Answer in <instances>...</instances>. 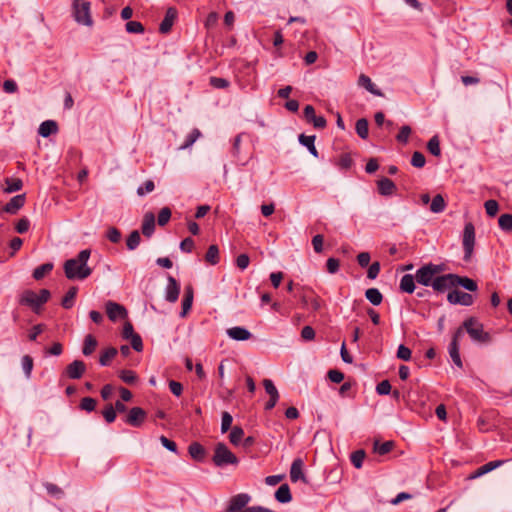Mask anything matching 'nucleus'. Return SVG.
<instances>
[{"label": "nucleus", "instance_id": "nucleus-46", "mask_svg": "<svg viewBox=\"0 0 512 512\" xmlns=\"http://www.w3.org/2000/svg\"><path fill=\"white\" fill-rule=\"evenodd\" d=\"M336 165L343 170H348L353 165V159L350 153H343L339 156Z\"/></svg>", "mask_w": 512, "mask_h": 512}, {"label": "nucleus", "instance_id": "nucleus-34", "mask_svg": "<svg viewBox=\"0 0 512 512\" xmlns=\"http://www.w3.org/2000/svg\"><path fill=\"white\" fill-rule=\"evenodd\" d=\"M446 202L441 194H437L431 201L430 211L433 213H441L445 210Z\"/></svg>", "mask_w": 512, "mask_h": 512}, {"label": "nucleus", "instance_id": "nucleus-24", "mask_svg": "<svg viewBox=\"0 0 512 512\" xmlns=\"http://www.w3.org/2000/svg\"><path fill=\"white\" fill-rule=\"evenodd\" d=\"M188 453L195 461L202 462L206 457V450L199 442H192L188 447Z\"/></svg>", "mask_w": 512, "mask_h": 512}, {"label": "nucleus", "instance_id": "nucleus-55", "mask_svg": "<svg viewBox=\"0 0 512 512\" xmlns=\"http://www.w3.org/2000/svg\"><path fill=\"white\" fill-rule=\"evenodd\" d=\"M426 163V159H425V156L423 155V153L419 152V151H415L413 154H412V158H411V165L416 167V168H422L424 167Z\"/></svg>", "mask_w": 512, "mask_h": 512}, {"label": "nucleus", "instance_id": "nucleus-45", "mask_svg": "<svg viewBox=\"0 0 512 512\" xmlns=\"http://www.w3.org/2000/svg\"><path fill=\"white\" fill-rule=\"evenodd\" d=\"M244 436V430L240 426H234L229 434V440L233 445H238Z\"/></svg>", "mask_w": 512, "mask_h": 512}, {"label": "nucleus", "instance_id": "nucleus-4", "mask_svg": "<svg viewBox=\"0 0 512 512\" xmlns=\"http://www.w3.org/2000/svg\"><path fill=\"white\" fill-rule=\"evenodd\" d=\"M73 17L78 24L92 26L93 19L90 13V2L86 0H74Z\"/></svg>", "mask_w": 512, "mask_h": 512}, {"label": "nucleus", "instance_id": "nucleus-9", "mask_svg": "<svg viewBox=\"0 0 512 512\" xmlns=\"http://www.w3.org/2000/svg\"><path fill=\"white\" fill-rule=\"evenodd\" d=\"M37 293L32 290H24L19 296V304L30 307L35 313H39L41 306L37 300Z\"/></svg>", "mask_w": 512, "mask_h": 512}, {"label": "nucleus", "instance_id": "nucleus-20", "mask_svg": "<svg viewBox=\"0 0 512 512\" xmlns=\"http://www.w3.org/2000/svg\"><path fill=\"white\" fill-rule=\"evenodd\" d=\"M25 204V194H19L10 199L3 207V211L9 214H16Z\"/></svg>", "mask_w": 512, "mask_h": 512}, {"label": "nucleus", "instance_id": "nucleus-28", "mask_svg": "<svg viewBox=\"0 0 512 512\" xmlns=\"http://www.w3.org/2000/svg\"><path fill=\"white\" fill-rule=\"evenodd\" d=\"M315 139H316L315 135H309V136H307L305 134L299 135L300 144L305 146L314 157H318V151L314 144Z\"/></svg>", "mask_w": 512, "mask_h": 512}, {"label": "nucleus", "instance_id": "nucleus-17", "mask_svg": "<svg viewBox=\"0 0 512 512\" xmlns=\"http://www.w3.org/2000/svg\"><path fill=\"white\" fill-rule=\"evenodd\" d=\"M176 18H177L176 8L169 7L166 10L164 19L161 21V23L159 25V31L162 34H167L168 32H170Z\"/></svg>", "mask_w": 512, "mask_h": 512}, {"label": "nucleus", "instance_id": "nucleus-13", "mask_svg": "<svg viewBox=\"0 0 512 512\" xmlns=\"http://www.w3.org/2000/svg\"><path fill=\"white\" fill-rule=\"evenodd\" d=\"M86 371V364L82 360H74L65 369L69 379H80Z\"/></svg>", "mask_w": 512, "mask_h": 512}, {"label": "nucleus", "instance_id": "nucleus-56", "mask_svg": "<svg viewBox=\"0 0 512 512\" xmlns=\"http://www.w3.org/2000/svg\"><path fill=\"white\" fill-rule=\"evenodd\" d=\"M233 418L229 412H223L222 413V419H221V432L226 433L232 425Z\"/></svg>", "mask_w": 512, "mask_h": 512}, {"label": "nucleus", "instance_id": "nucleus-19", "mask_svg": "<svg viewBox=\"0 0 512 512\" xmlns=\"http://www.w3.org/2000/svg\"><path fill=\"white\" fill-rule=\"evenodd\" d=\"M377 190L380 195L387 197L393 195L397 187L391 179L382 177L377 181Z\"/></svg>", "mask_w": 512, "mask_h": 512}, {"label": "nucleus", "instance_id": "nucleus-47", "mask_svg": "<svg viewBox=\"0 0 512 512\" xmlns=\"http://www.w3.org/2000/svg\"><path fill=\"white\" fill-rule=\"evenodd\" d=\"M6 184H7V186L5 188V192H7V193L19 191V190H21V188L23 186L22 180L18 179V178H13V179L7 178Z\"/></svg>", "mask_w": 512, "mask_h": 512}, {"label": "nucleus", "instance_id": "nucleus-61", "mask_svg": "<svg viewBox=\"0 0 512 512\" xmlns=\"http://www.w3.org/2000/svg\"><path fill=\"white\" fill-rule=\"evenodd\" d=\"M106 237L111 241L112 243H118L121 240V232L116 227H110L107 230Z\"/></svg>", "mask_w": 512, "mask_h": 512}, {"label": "nucleus", "instance_id": "nucleus-50", "mask_svg": "<svg viewBox=\"0 0 512 512\" xmlns=\"http://www.w3.org/2000/svg\"><path fill=\"white\" fill-rule=\"evenodd\" d=\"M96 404H97V402L94 398L84 397L81 399L80 409L85 410L87 412H92L95 410Z\"/></svg>", "mask_w": 512, "mask_h": 512}, {"label": "nucleus", "instance_id": "nucleus-64", "mask_svg": "<svg viewBox=\"0 0 512 512\" xmlns=\"http://www.w3.org/2000/svg\"><path fill=\"white\" fill-rule=\"evenodd\" d=\"M29 227H30V221L26 217H23L16 223L15 230L18 233L23 234L29 230Z\"/></svg>", "mask_w": 512, "mask_h": 512}, {"label": "nucleus", "instance_id": "nucleus-27", "mask_svg": "<svg viewBox=\"0 0 512 512\" xmlns=\"http://www.w3.org/2000/svg\"><path fill=\"white\" fill-rule=\"evenodd\" d=\"M358 84L359 86L364 87L367 91H369L371 94L375 96H383V93L375 87L371 79L365 74H361L359 76Z\"/></svg>", "mask_w": 512, "mask_h": 512}, {"label": "nucleus", "instance_id": "nucleus-7", "mask_svg": "<svg viewBox=\"0 0 512 512\" xmlns=\"http://www.w3.org/2000/svg\"><path fill=\"white\" fill-rule=\"evenodd\" d=\"M447 301L453 305L471 306L474 303V297L469 293L455 289L448 293Z\"/></svg>", "mask_w": 512, "mask_h": 512}, {"label": "nucleus", "instance_id": "nucleus-44", "mask_svg": "<svg viewBox=\"0 0 512 512\" xmlns=\"http://www.w3.org/2000/svg\"><path fill=\"white\" fill-rule=\"evenodd\" d=\"M427 149L433 156H440V141L437 135L433 136L427 143Z\"/></svg>", "mask_w": 512, "mask_h": 512}, {"label": "nucleus", "instance_id": "nucleus-26", "mask_svg": "<svg viewBox=\"0 0 512 512\" xmlns=\"http://www.w3.org/2000/svg\"><path fill=\"white\" fill-rule=\"evenodd\" d=\"M58 131L57 123L53 120H46L39 126L38 133L42 137H49Z\"/></svg>", "mask_w": 512, "mask_h": 512}, {"label": "nucleus", "instance_id": "nucleus-37", "mask_svg": "<svg viewBox=\"0 0 512 512\" xmlns=\"http://www.w3.org/2000/svg\"><path fill=\"white\" fill-rule=\"evenodd\" d=\"M117 352V349L114 347H109L105 351H103L99 358L100 365H109L110 361L117 355Z\"/></svg>", "mask_w": 512, "mask_h": 512}, {"label": "nucleus", "instance_id": "nucleus-53", "mask_svg": "<svg viewBox=\"0 0 512 512\" xmlns=\"http://www.w3.org/2000/svg\"><path fill=\"white\" fill-rule=\"evenodd\" d=\"M484 207H485L487 215L490 217H494L499 210L498 202L493 199L487 200L484 204Z\"/></svg>", "mask_w": 512, "mask_h": 512}, {"label": "nucleus", "instance_id": "nucleus-59", "mask_svg": "<svg viewBox=\"0 0 512 512\" xmlns=\"http://www.w3.org/2000/svg\"><path fill=\"white\" fill-rule=\"evenodd\" d=\"M102 414L107 423H112L116 419V412L112 404L107 405Z\"/></svg>", "mask_w": 512, "mask_h": 512}, {"label": "nucleus", "instance_id": "nucleus-23", "mask_svg": "<svg viewBox=\"0 0 512 512\" xmlns=\"http://www.w3.org/2000/svg\"><path fill=\"white\" fill-rule=\"evenodd\" d=\"M142 233L145 237L150 238L155 231V216L152 212H147L143 217Z\"/></svg>", "mask_w": 512, "mask_h": 512}, {"label": "nucleus", "instance_id": "nucleus-54", "mask_svg": "<svg viewBox=\"0 0 512 512\" xmlns=\"http://www.w3.org/2000/svg\"><path fill=\"white\" fill-rule=\"evenodd\" d=\"M125 28H126V31L128 33H143L144 32V26L142 25V23L138 22V21H129L126 23L125 25Z\"/></svg>", "mask_w": 512, "mask_h": 512}, {"label": "nucleus", "instance_id": "nucleus-63", "mask_svg": "<svg viewBox=\"0 0 512 512\" xmlns=\"http://www.w3.org/2000/svg\"><path fill=\"white\" fill-rule=\"evenodd\" d=\"M376 392L379 395H388L391 392V384L388 380H383L376 386Z\"/></svg>", "mask_w": 512, "mask_h": 512}, {"label": "nucleus", "instance_id": "nucleus-36", "mask_svg": "<svg viewBox=\"0 0 512 512\" xmlns=\"http://www.w3.org/2000/svg\"><path fill=\"white\" fill-rule=\"evenodd\" d=\"M53 269V264L52 263H44L40 266H38L37 268L34 269L33 271V278L35 280H41L42 278L45 277L46 274L50 273Z\"/></svg>", "mask_w": 512, "mask_h": 512}, {"label": "nucleus", "instance_id": "nucleus-49", "mask_svg": "<svg viewBox=\"0 0 512 512\" xmlns=\"http://www.w3.org/2000/svg\"><path fill=\"white\" fill-rule=\"evenodd\" d=\"M21 363L26 378H30L33 369V358L29 355H24L22 357Z\"/></svg>", "mask_w": 512, "mask_h": 512}, {"label": "nucleus", "instance_id": "nucleus-52", "mask_svg": "<svg viewBox=\"0 0 512 512\" xmlns=\"http://www.w3.org/2000/svg\"><path fill=\"white\" fill-rule=\"evenodd\" d=\"M411 132L412 130L410 126H402L399 133L396 136V140L402 144H407Z\"/></svg>", "mask_w": 512, "mask_h": 512}, {"label": "nucleus", "instance_id": "nucleus-58", "mask_svg": "<svg viewBox=\"0 0 512 512\" xmlns=\"http://www.w3.org/2000/svg\"><path fill=\"white\" fill-rule=\"evenodd\" d=\"M44 486H45L48 494H50L53 497L61 498L64 494L63 490L53 483L47 482L44 484Z\"/></svg>", "mask_w": 512, "mask_h": 512}, {"label": "nucleus", "instance_id": "nucleus-10", "mask_svg": "<svg viewBox=\"0 0 512 512\" xmlns=\"http://www.w3.org/2000/svg\"><path fill=\"white\" fill-rule=\"evenodd\" d=\"M263 385L266 393L270 396L269 400L265 404V410H272L279 400V392L270 379H264Z\"/></svg>", "mask_w": 512, "mask_h": 512}, {"label": "nucleus", "instance_id": "nucleus-21", "mask_svg": "<svg viewBox=\"0 0 512 512\" xmlns=\"http://www.w3.org/2000/svg\"><path fill=\"white\" fill-rule=\"evenodd\" d=\"M452 280L454 283V287L461 286L464 289L471 291V292H474L478 289V285H477L476 281H474L473 279L468 278L466 276H459L457 274L452 273Z\"/></svg>", "mask_w": 512, "mask_h": 512}, {"label": "nucleus", "instance_id": "nucleus-31", "mask_svg": "<svg viewBox=\"0 0 512 512\" xmlns=\"http://www.w3.org/2000/svg\"><path fill=\"white\" fill-rule=\"evenodd\" d=\"M193 303V289L191 286L186 287L184 298L182 301L181 317L186 316L187 312L191 309Z\"/></svg>", "mask_w": 512, "mask_h": 512}, {"label": "nucleus", "instance_id": "nucleus-33", "mask_svg": "<svg viewBox=\"0 0 512 512\" xmlns=\"http://www.w3.org/2000/svg\"><path fill=\"white\" fill-rule=\"evenodd\" d=\"M365 297L371 304H373L375 306L380 305L383 300V295L377 288L367 289L365 291Z\"/></svg>", "mask_w": 512, "mask_h": 512}, {"label": "nucleus", "instance_id": "nucleus-2", "mask_svg": "<svg viewBox=\"0 0 512 512\" xmlns=\"http://www.w3.org/2000/svg\"><path fill=\"white\" fill-rule=\"evenodd\" d=\"M461 328H464L466 330V332L469 334L470 338L474 342L487 344L492 341L490 333L484 331L483 324L480 323L475 317L467 318L463 322Z\"/></svg>", "mask_w": 512, "mask_h": 512}, {"label": "nucleus", "instance_id": "nucleus-41", "mask_svg": "<svg viewBox=\"0 0 512 512\" xmlns=\"http://www.w3.org/2000/svg\"><path fill=\"white\" fill-rule=\"evenodd\" d=\"M201 136L199 129L194 128L187 136L184 143L180 146V149H187L191 147L197 139Z\"/></svg>", "mask_w": 512, "mask_h": 512}, {"label": "nucleus", "instance_id": "nucleus-1", "mask_svg": "<svg viewBox=\"0 0 512 512\" xmlns=\"http://www.w3.org/2000/svg\"><path fill=\"white\" fill-rule=\"evenodd\" d=\"M91 250H81L75 258L65 261L63 269L67 279L69 280H84L88 278L92 269L87 265L90 258Z\"/></svg>", "mask_w": 512, "mask_h": 512}, {"label": "nucleus", "instance_id": "nucleus-35", "mask_svg": "<svg viewBox=\"0 0 512 512\" xmlns=\"http://www.w3.org/2000/svg\"><path fill=\"white\" fill-rule=\"evenodd\" d=\"M205 260L211 265H216L219 263V248L217 245H210L205 254Z\"/></svg>", "mask_w": 512, "mask_h": 512}, {"label": "nucleus", "instance_id": "nucleus-62", "mask_svg": "<svg viewBox=\"0 0 512 512\" xmlns=\"http://www.w3.org/2000/svg\"><path fill=\"white\" fill-rule=\"evenodd\" d=\"M210 84H211V86H213L214 88H217V89H224L230 85L228 80H226L225 78H220V77H211Z\"/></svg>", "mask_w": 512, "mask_h": 512}, {"label": "nucleus", "instance_id": "nucleus-48", "mask_svg": "<svg viewBox=\"0 0 512 512\" xmlns=\"http://www.w3.org/2000/svg\"><path fill=\"white\" fill-rule=\"evenodd\" d=\"M119 378L129 384V385H132L136 382L137 380V375L134 371L132 370H127V369H123L119 372Z\"/></svg>", "mask_w": 512, "mask_h": 512}, {"label": "nucleus", "instance_id": "nucleus-30", "mask_svg": "<svg viewBox=\"0 0 512 512\" xmlns=\"http://www.w3.org/2000/svg\"><path fill=\"white\" fill-rule=\"evenodd\" d=\"M78 292V288L76 286H72L69 288L65 296L62 298L61 305L65 309H70L74 306L75 298Z\"/></svg>", "mask_w": 512, "mask_h": 512}, {"label": "nucleus", "instance_id": "nucleus-60", "mask_svg": "<svg viewBox=\"0 0 512 512\" xmlns=\"http://www.w3.org/2000/svg\"><path fill=\"white\" fill-rule=\"evenodd\" d=\"M412 352L410 348L401 344L397 350V357L403 361H409L411 359Z\"/></svg>", "mask_w": 512, "mask_h": 512}, {"label": "nucleus", "instance_id": "nucleus-29", "mask_svg": "<svg viewBox=\"0 0 512 512\" xmlns=\"http://www.w3.org/2000/svg\"><path fill=\"white\" fill-rule=\"evenodd\" d=\"M275 498L280 503H289L292 500V495L288 484H282L275 492Z\"/></svg>", "mask_w": 512, "mask_h": 512}, {"label": "nucleus", "instance_id": "nucleus-43", "mask_svg": "<svg viewBox=\"0 0 512 512\" xmlns=\"http://www.w3.org/2000/svg\"><path fill=\"white\" fill-rule=\"evenodd\" d=\"M365 456L366 453L364 450H356L350 456L351 463L354 465L355 468L360 469L363 465Z\"/></svg>", "mask_w": 512, "mask_h": 512}, {"label": "nucleus", "instance_id": "nucleus-51", "mask_svg": "<svg viewBox=\"0 0 512 512\" xmlns=\"http://www.w3.org/2000/svg\"><path fill=\"white\" fill-rule=\"evenodd\" d=\"M171 210L169 207H163L158 214V225L165 226L171 218Z\"/></svg>", "mask_w": 512, "mask_h": 512}, {"label": "nucleus", "instance_id": "nucleus-3", "mask_svg": "<svg viewBox=\"0 0 512 512\" xmlns=\"http://www.w3.org/2000/svg\"><path fill=\"white\" fill-rule=\"evenodd\" d=\"M212 461L217 467L237 465L239 463L237 456L223 442L215 445Z\"/></svg>", "mask_w": 512, "mask_h": 512}, {"label": "nucleus", "instance_id": "nucleus-11", "mask_svg": "<svg viewBox=\"0 0 512 512\" xmlns=\"http://www.w3.org/2000/svg\"><path fill=\"white\" fill-rule=\"evenodd\" d=\"M431 287L438 293H443L447 289L454 287L452 273L434 277Z\"/></svg>", "mask_w": 512, "mask_h": 512}, {"label": "nucleus", "instance_id": "nucleus-15", "mask_svg": "<svg viewBox=\"0 0 512 512\" xmlns=\"http://www.w3.org/2000/svg\"><path fill=\"white\" fill-rule=\"evenodd\" d=\"M106 313L111 321H116L118 318H125L127 316L125 307L112 301L106 303Z\"/></svg>", "mask_w": 512, "mask_h": 512}, {"label": "nucleus", "instance_id": "nucleus-38", "mask_svg": "<svg viewBox=\"0 0 512 512\" xmlns=\"http://www.w3.org/2000/svg\"><path fill=\"white\" fill-rule=\"evenodd\" d=\"M357 135L362 139L368 137V121L365 118L358 119L355 125Z\"/></svg>", "mask_w": 512, "mask_h": 512}, {"label": "nucleus", "instance_id": "nucleus-32", "mask_svg": "<svg viewBox=\"0 0 512 512\" xmlns=\"http://www.w3.org/2000/svg\"><path fill=\"white\" fill-rule=\"evenodd\" d=\"M96 347H97L96 338L91 334L86 335V337L84 339L82 353L85 356H90L95 351Z\"/></svg>", "mask_w": 512, "mask_h": 512}, {"label": "nucleus", "instance_id": "nucleus-12", "mask_svg": "<svg viewBox=\"0 0 512 512\" xmlns=\"http://www.w3.org/2000/svg\"><path fill=\"white\" fill-rule=\"evenodd\" d=\"M146 419V412L140 407H133L129 410L125 422L133 427H140Z\"/></svg>", "mask_w": 512, "mask_h": 512}, {"label": "nucleus", "instance_id": "nucleus-6", "mask_svg": "<svg viewBox=\"0 0 512 512\" xmlns=\"http://www.w3.org/2000/svg\"><path fill=\"white\" fill-rule=\"evenodd\" d=\"M251 501V496L247 493H240L230 498L226 512H243L247 504Z\"/></svg>", "mask_w": 512, "mask_h": 512}, {"label": "nucleus", "instance_id": "nucleus-57", "mask_svg": "<svg viewBox=\"0 0 512 512\" xmlns=\"http://www.w3.org/2000/svg\"><path fill=\"white\" fill-rule=\"evenodd\" d=\"M155 189V184L152 180H147L142 186L137 189L138 196L142 197L147 193H151Z\"/></svg>", "mask_w": 512, "mask_h": 512}, {"label": "nucleus", "instance_id": "nucleus-25", "mask_svg": "<svg viewBox=\"0 0 512 512\" xmlns=\"http://www.w3.org/2000/svg\"><path fill=\"white\" fill-rule=\"evenodd\" d=\"M415 282H416V279H415V276L411 275V274H405L402 276L401 280H400V290L402 292H405V293H408V294H411L415 291Z\"/></svg>", "mask_w": 512, "mask_h": 512}, {"label": "nucleus", "instance_id": "nucleus-18", "mask_svg": "<svg viewBox=\"0 0 512 512\" xmlns=\"http://www.w3.org/2000/svg\"><path fill=\"white\" fill-rule=\"evenodd\" d=\"M303 465L304 462L301 458H295L291 464L290 468V479L292 482H297L302 480L303 482H307L305 474L303 473Z\"/></svg>", "mask_w": 512, "mask_h": 512}, {"label": "nucleus", "instance_id": "nucleus-42", "mask_svg": "<svg viewBox=\"0 0 512 512\" xmlns=\"http://www.w3.org/2000/svg\"><path fill=\"white\" fill-rule=\"evenodd\" d=\"M499 227L505 232L512 231V214H502L498 219Z\"/></svg>", "mask_w": 512, "mask_h": 512}, {"label": "nucleus", "instance_id": "nucleus-5", "mask_svg": "<svg viewBox=\"0 0 512 512\" xmlns=\"http://www.w3.org/2000/svg\"><path fill=\"white\" fill-rule=\"evenodd\" d=\"M462 244L464 249L463 260L470 262L475 245V228L471 222L466 223L464 226Z\"/></svg>", "mask_w": 512, "mask_h": 512}, {"label": "nucleus", "instance_id": "nucleus-16", "mask_svg": "<svg viewBox=\"0 0 512 512\" xmlns=\"http://www.w3.org/2000/svg\"><path fill=\"white\" fill-rule=\"evenodd\" d=\"M167 280L168 284L166 286L165 299L168 302L174 303L178 300L180 293V285L178 284L176 279L171 275L168 276Z\"/></svg>", "mask_w": 512, "mask_h": 512}, {"label": "nucleus", "instance_id": "nucleus-40", "mask_svg": "<svg viewBox=\"0 0 512 512\" xmlns=\"http://www.w3.org/2000/svg\"><path fill=\"white\" fill-rule=\"evenodd\" d=\"M394 448L393 441H386L383 443H379L378 441L374 442V451L379 455H385L389 453Z\"/></svg>", "mask_w": 512, "mask_h": 512}, {"label": "nucleus", "instance_id": "nucleus-22", "mask_svg": "<svg viewBox=\"0 0 512 512\" xmlns=\"http://www.w3.org/2000/svg\"><path fill=\"white\" fill-rule=\"evenodd\" d=\"M227 335L236 341H245L252 337V334L249 330L244 327L235 326L227 329Z\"/></svg>", "mask_w": 512, "mask_h": 512}, {"label": "nucleus", "instance_id": "nucleus-39", "mask_svg": "<svg viewBox=\"0 0 512 512\" xmlns=\"http://www.w3.org/2000/svg\"><path fill=\"white\" fill-rule=\"evenodd\" d=\"M141 242V236L138 230H133L126 240V246L129 250H135Z\"/></svg>", "mask_w": 512, "mask_h": 512}, {"label": "nucleus", "instance_id": "nucleus-8", "mask_svg": "<svg viewBox=\"0 0 512 512\" xmlns=\"http://www.w3.org/2000/svg\"><path fill=\"white\" fill-rule=\"evenodd\" d=\"M462 335H463L462 328H458L456 330V332L453 334L452 341L449 345V355H450L452 361L454 362V364L459 368L463 367L462 360H461L460 353H459V338Z\"/></svg>", "mask_w": 512, "mask_h": 512}, {"label": "nucleus", "instance_id": "nucleus-14", "mask_svg": "<svg viewBox=\"0 0 512 512\" xmlns=\"http://www.w3.org/2000/svg\"><path fill=\"white\" fill-rule=\"evenodd\" d=\"M434 277L435 276L433 275V271L430 270L428 264L420 267L415 273L416 282L426 287L432 285Z\"/></svg>", "mask_w": 512, "mask_h": 512}]
</instances>
